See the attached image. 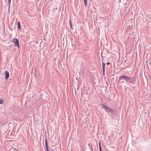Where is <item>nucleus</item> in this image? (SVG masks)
<instances>
[{
  "mask_svg": "<svg viewBox=\"0 0 151 151\" xmlns=\"http://www.w3.org/2000/svg\"><path fill=\"white\" fill-rule=\"evenodd\" d=\"M130 77H128L125 75H123L119 77V81L121 79H123L126 82H129L131 83H132L133 82L132 81V79L130 78Z\"/></svg>",
  "mask_w": 151,
  "mask_h": 151,
  "instance_id": "f257e3e1",
  "label": "nucleus"
},
{
  "mask_svg": "<svg viewBox=\"0 0 151 151\" xmlns=\"http://www.w3.org/2000/svg\"><path fill=\"white\" fill-rule=\"evenodd\" d=\"M101 106L106 111L111 113H112L114 112L113 109L106 106L104 104H102Z\"/></svg>",
  "mask_w": 151,
  "mask_h": 151,
  "instance_id": "f03ea898",
  "label": "nucleus"
},
{
  "mask_svg": "<svg viewBox=\"0 0 151 151\" xmlns=\"http://www.w3.org/2000/svg\"><path fill=\"white\" fill-rule=\"evenodd\" d=\"M12 41L14 43L15 46H17L18 48H19V41L18 39L16 38H14Z\"/></svg>",
  "mask_w": 151,
  "mask_h": 151,
  "instance_id": "7ed1b4c3",
  "label": "nucleus"
},
{
  "mask_svg": "<svg viewBox=\"0 0 151 151\" xmlns=\"http://www.w3.org/2000/svg\"><path fill=\"white\" fill-rule=\"evenodd\" d=\"M45 145L47 151H53V150L50 147H49L47 145V139L45 140Z\"/></svg>",
  "mask_w": 151,
  "mask_h": 151,
  "instance_id": "20e7f679",
  "label": "nucleus"
},
{
  "mask_svg": "<svg viewBox=\"0 0 151 151\" xmlns=\"http://www.w3.org/2000/svg\"><path fill=\"white\" fill-rule=\"evenodd\" d=\"M9 77V73L8 71H6L5 73V78L6 80H7L8 79Z\"/></svg>",
  "mask_w": 151,
  "mask_h": 151,
  "instance_id": "39448f33",
  "label": "nucleus"
},
{
  "mask_svg": "<svg viewBox=\"0 0 151 151\" xmlns=\"http://www.w3.org/2000/svg\"><path fill=\"white\" fill-rule=\"evenodd\" d=\"M102 68H103V73H104L105 72V66L106 65V64L105 63L103 62V61H102Z\"/></svg>",
  "mask_w": 151,
  "mask_h": 151,
  "instance_id": "423d86ee",
  "label": "nucleus"
},
{
  "mask_svg": "<svg viewBox=\"0 0 151 151\" xmlns=\"http://www.w3.org/2000/svg\"><path fill=\"white\" fill-rule=\"evenodd\" d=\"M17 26L19 29H20L21 28V27L20 25V22L19 21L18 22Z\"/></svg>",
  "mask_w": 151,
  "mask_h": 151,
  "instance_id": "0eeeda50",
  "label": "nucleus"
},
{
  "mask_svg": "<svg viewBox=\"0 0 151 151\" xmlns=\"http://www.w3.org/2000/svg\"><path fill=\"white\" fill-rule=\"evenodd\" d=\"M84 3L86 7L87 6V0H84Z\"/></svg>",
  "mask_w": 151,
  "mask_h": 151,
  "instance_id": "6e6552de",
  "label": "nucleus"
},
{
  "mask_svg": "<svg viewBox=\"0 0 151 151\" xmlns=\"http://www.w3.org/2000/svg\"><path fill=\"white\" fill-rule=\"evenodd\" d=\"M4 100L3 99H0V104H2L4 102Z\"/></svg>",
  "mask_w": 151,
  "mask_h": 151,
  "instance_id": "1a4fd4ad",
  "label": "nucleus"
},
{
  "mask_svg": "<svg viewBox=\"0 0 151 151\" xmlns=\"http://www.w3.org/2000/svg\"><path fill=\"white\" fill-rule=\"evenodd\" d=\"M11 1V0H8V3L9 4V7L10 6Z\"/></svg>",
  "mask_w": 151,
  "mask_h": 151,
  "instance_id": "9d476101",
  "label": "nucleus"
},
{
  "mask_svg": "<svg viewBox=\"0 0 151 151\" xmlns=\"http://www.w3.org/2000/svg\"><path fill=\"white\" fill-rule=\"evenodd\" d=\"M99 150L100 151H102L101 148V146L100 143H99Z\"/></svg>",
  "mask_w": 151,
  "mask_h": 151,
  "instance_id": "9b49d317",
  "label": "nucleus"
},
{
  "mask_svg": "<svg viewBox=\"0 0 151 151\" xmlns=\"http://www.w3.org/2000/svg\"><path fill=\"white\" fill-rule=\"evenodd\" d=\"M70 25L71 27H72V25H71V24L70 20Z\"/></svg>",
  "mask_w": 151,
  "mask_h": 151,
  "instance_id": "f8f14e48",
  "label": "nucleus"
},
{
  "mask_svg": "<svg viewBox=\"0 0 151 151\" xmlns=\"http://www.w3.org/2000/svg\"><path fill=\"white\" fill-rule=\"evenodd\" d=\"M107 64L108 65H109L110 64V63L109 62H108L107 63Z\"/></svg>",
  "mask_w": 151,
  "mask_h": 151,
  "instance_id": "ddd939ff",
  "label": "nucleus"
}]
</instances>
